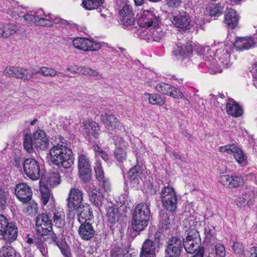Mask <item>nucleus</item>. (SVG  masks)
Masks as SVG:
<instances>
[{
	"mask_svg": "<svg viewBox=\"0 0 257 257\" xmlns=\"http://www.w3.org/2000/svg\"><path fill=\"white\" fill-rule=\"evenodd\" d=\"M52 141V147L49 151L51 162L59 167L71 168L74 164L73 152L64 139L57 135L53 137Z\"/></svg>",
	"mask_w": 257,
	"mask_h": 257,
	"instance_id": "nucleus-1",
	"label": "nucleus"
},
{
	"mask_svg": "<svg viewBox=\"0 0 257 257\" xmlns=\"http://www.w3.org/2000/svg\"><path fill=\"white\" fill-rule=\"evenodd\" d=\"M162 206L169 212L175 211L177 207V196L174 188L167 186L164 187L160 192Z\"/></svg>",
	"mask_w": 257,
	"mask_h": 257,
	"instance_id": "nucleus-2",
	"label": "nucleus"
},
{
	"mask_svg": "<svg viewBox=\"0 0 257 257\" xmlns=\"http://www.w3.org/2000/svg\"><path fill=\"white\" fill-rule=\"evenodd\" d=\"M72 45L77 49L88 52L98 51L103 47V43L86 38L77 37L73 39Z\"/></svg>",
	"mask_w": 257,
	"mask_h": 257,
	"instance_id": "nucleus-3",
	"label": "nucleus"
},
{
	"mask_svg": "<svg viewBox=\"0 0 257 257\" xmlns=\"http://www.w3.org/2000/svg\"><path fill=\"white\" fill-rule=\"evenodd\" d=\"M139 32L140 38L148 42H159L165 36V32L159 25L148 30H140Z\"/></svg>",
	"mask_w": 257,
	"mask_h": 257,
	"instance_id": "nucleus-4",
	"label": "nucleus"
},
{
	"mask_svg": "<svg viewBox=\"0 0 257 257\" xmlns=\"http://www.w3.org/2000/svg\"><path fill=\"white\" fill-rule=\"evenodd\" d=\"M67 201L69 208L68 215L73 217L74 215L73 212L74 211L76 207L83 204V192L76 188L71 189Z\"/></svg>",
	"mask_w": 257,
	"mask_h": 257,
	"instance_id": "nucleus-5",
	"label": "nucleus"
},
{
	"mask_svg": "<svg viewBox=\"0 0 257 257\" xmlns=\"http://www.w3.org/2000/svg\"><path fill=\"white\" fill-rule=\"evenodd\" d=\"M199 233L196 229H192L188 233L185 239H183V246L186 252L193 253L199 250Z\"/></svg>",
	"mask_w": 257,
	"mask_h": 257,
	"instance_id": "nucleus-6",
	"label": "nucleus"
},
{
	"mask_svg": "<svg viewBox=\"0 0 257 257\" xmlns=\"http://www.w3.org/2000/svg\"><path fill=\"white\" fill-rule=\"evenodd\" d=\"M36 228L37 233L42 236L48 235L49 233L52 232V221L47 213L42 214L37 217Z\"/></svg>",
	"mask_w": 257,
	"mask_h": 257,
	"instance_id": "nucleus-7",
	"label": "nucleus"
},
{
	"mask_svg": "<svg viewBox=\"0 0 257 257\" xmlns=\"http://www.w3.org/2000/svg\"><path fill=\"white\" fill-rule=\"evenodd\" d=\"M78 167L81 178L84 182H89L91 178V169L90 162L87 156L84 154L79 155Z\"/></svg>",
	"mask_w": 257,
	"mask_h": 257,
	"instance_id": "nucleus-8",
	"label": "nucleus"
},
{
	"mask_svg": "<svg viewBox=\"0 0 257 257\" xmlns=\"http://www.w3.org/2000/svg\"><path fill=\"white\" fill-rule=\"evenodd\" d=\"M219 152L228 154H233L237 162L242 166L247 164V157L242 151L235 144H230L219 148Z\"/></svg>",
	"mask_w": 257,
	"mask_h": 257,
	"instance_id": "nucleus-9",
	"label": "nucleus"
},
{
	"mask_svg": "<svg viewBox=\"0 0 257 257\" xmlns=\"http://www.w3.org/2000/svg\"><path fill=\"white\" fill-rule=\"evenodd\" d=\"M138 22L144 30H148L150 27L158 25L159 18L156 16L154 12L145 10L142 13L138 20Z\"/></svg>",
	"mask_w": 257,
	"mask_h": 257,
	"instance_id": "nucleus-10",
	"label": "nucleus"
},
{
	"mask_svg": "<svg viewBox=\"0 0 257 257\" xmlns=\"http://www.w3.org/2000/svg\"><path fill=\"white\" fill-rule=\"evenodd\" d=\"M23 167L26 174L32 180H38L40 176V166L34 159L28 158L23 163Z\"/></svg>",
	"mask_w": 257,
	"mask_h": 257,
	"instance_id": "nucleus-11",
	"label": "nucleus"
},
{
	"mask_svg": "<svg viewBox=\"0 0 257 257\" xmlns=\"http://www.w3.org/2000/svg\"><path fill=\"white\" fill-rule=\"evenodd\" d=\"M170 20L174 27L180 29L186 28L190 22L189 15L184 12L180 11L172 13Z\"/></svg>",
	"mask_w": 257,
	"mask_h": 257,
	"instance_id": "nucleus-12",
	"label": "nucleus"
},
{
	"mask_svg": "<svg viewBox=\"0 0 257 257\" xmlns=\"http://www.w3.org/2000/svg\"><path fill=\"white\" fill-rule=\"evenodd\" d=\"M182 248L181 239L177 237H171L166 248V257H179Z\"/></svg>",
	"mask_w": 257,
	"mask_h": 257,
	"instance_id": "nucleus-13",
	"label": "nucleus"
},
{
	"mask_svg": "<svg viewBox=\"0 0 257 257\" xmlns=\"http://www.w3.org/2000/svg\"><path fill=\"white\" fill-rule=\"evenodd\" d=\"M34 146L37 149L46 150L49 146V140L46 133L42 130L37 129L33 134Z\"/></svg>",
	"mask_w": 257,
	"mask_h": 257,
	"instance_id": "nucleus-14",
	"label": "nucleus"
},
{
	"mask_svg": "<svg viewBox=\"0 0 257 257\" xmlns=\"http://www.w3.org/2000/svg\"><path fill=\"white\" fill-rule=\"evenodd\" d=\"M101 119L108 131L120 130L122 126L117 118L109 111L102 113L101 115Z\"/></svg>",
	"mask_w": 257,
	"mask_h": 257,
	"instance_id": "nucleus-15",
	"label": "nucleus"
},
{
	"mask_svg": "<svg viewBox=\"0 0 257 257\" xmlns=\"http://www.w3.org/2000/svg\"><path fill=\"white\" fill-rule=\"evenodd\" d=\"M15 193L20 201L23 203H26L31 200L33 192L29 185L22 183L17 185Z\"/></svg>",
	"mask_w": 257,
	"mask_h": 257,
	"instance_id": "nucleus-16",
	"label": "nucleus"
},
{
	"mask_svg": "<svg viewBox=\"0 0 257 257\" xmlns=\"http://www.w3.org/2000/svg\"><path fill=\"white\" fill-rule=\"evenodd\" d=\"M45 12L42 9H39L35 12L27 13L23 17L25 21L31 25L44 27Z\"/></svg>",
	"mask_w": 257,
	"mask_h": 257,
	"instance_id": "nucleus-17",
	"label": "nucleus"
},
{
	"mask_svg": "<svg viewBox=\"0 0 257 257\" xmlns=\"http://www.w3.org/2000/svg\"><path fill=\"white\" fill-rule=\"evenodd\" d=\"M192 52V42H185L183 43L178 42L177 44V48L174 51V53L178 59H183L191 56Z\"/></svg>",
	"mask_w": 257,
	"mask_h": 257,
	"instance_id": "nucleus-18",
	"label": "nucleus"
},
{
	"mask_svg": "<svg viewBox=\"0 0 257 257\" xmlns=\"http://www.w3.org/2000/svg\"><path fill=\"white\" fill-rule=\"evenodd\" d=\"M47 213L51 220H53L54 225L57 227L61 228L65 225V214L63 208H55L52 211V212L48 210Z\"/></svg>",
	"mask_w": 257,
	"mask_h": 257,
	"instance_id": "nucleus-19",
	"label": "nucleus"
},
{
	"mask_svg": "<svg viewBox=\"0 0 257 257\" xmlns=\"http://www.w3.org/2000/svg\"><path fill=\"white\" fill-rule=\"evenodd\" d=\"M219 181L224 186L229 188H237L243 184V179L241 177L230 176L228 175H221Z\"/></svg>",
	"mask_w": 257,
	"mask_h": 257,
	"instance_id": "nucleus-20",
	"label": "nucleus"
},
{
	"mask_svg": "<svg viewBox=\"0 0 257 257\" xmlns=\"http://www.w3.org/2000/svg\"><path fill=\"white\" fill-rule=\"evenodd\" d=\"M90 202L96 207H99L102 203L103 196L99 190L92 184H89L86 188Z\"/></svg>",
	"mask_w": 257,
	"mask_h": 257,
	"instance_id": "nucleus-21",
	"label": "nucleus"
},
{
	"mask_svg": "<svg viewBox=\"0 0 257 257\" xmlns=\"http://www.w3.org/2000/svg\"><path fill=\"white\" fill-rule=\"evenodd\" d=\"M74 211L77 213L79 222L90 220L93 216L90 206L86 203L82 204V205L76 207Z\"/></svg>",
	"mask_w": 257,
	"mask_h": 257,
	"instance_id": "nucleus-22",
	"label": "nucleus"
},
{
	"mask_svg": "<svg viewBox=\"0 0 257 257\" xmlns=\"http://www.w3.org/2000/svg\"><path fill=\"white\" fill-rule=\"evenodd\" d=\"M80 223L81 225L78 229L79 235L84 240H90L93 237L95 233L92 225L86 221Z\"/></svg>",
	"mask_w": 257,
	"mask_h": 257,
	"instance_id": "nucleus-23",
	"label": "nucleus"
},
{
	"mask_svg": "<svg viewBox=\"0 0 257 257\" xmlns=\"http://www.w3.org/2000/svg\"><path fill=\"white\" fill-rule=\"evenodd\" d=\"M226 110L228 114L234 117H239L243 113L242 107L233 99L227 100Z\"/></svg>",
	"mask_w": 257,
	"mask_h": 257,
	"instance_id": "nucleus-24",
	"label": "nucleus"
},
{
	"mask_svg": "<svg viewBox=\"0 0 257 257\" xmlns=\"http://www.w3.org/2000/svg\"><path fill=\"white\" fill-rule=\"evenodd\" d=\"M67 21L59 17L53 15L49 13H44V27H52L54 25L65 26Z\"/></svg>",
	"mask_w": 257,
	"mask_h": 257,
	"instance_id": "nucleus-25",
	"label": "nucleus"
},
{
	"mask_svg": "<svg viewBox=\"0 0 257 257\" xmlns=\"http://www.w3.org/2000/svg\"><path fill=\"white\" fill-rule=\"evenodd\" d=\"M237 51H243L251 48L254 45L252 37H240L237 38L233 44Z\"/></svg>",
	"mask_w": 257,
	"mask_h": 257,
	"instance_id": "nucleus-26",
	"label": "nucleus"
},
{
	"mask_svg": "<svg viewBox=\"0 0 257 257\" xmlns=\"http://www.w3.org/2000/svg\"><path fill=\"white\" fill-rule=\"evenodd\" d=\"M4 232L1 235L6 241L12 242L16 239L18 236V228L14 224L9 223Z\"/></svg>",
	"mask_w": 257,
	"mask_h": 257,
	"instance_id": "nucleus-27",
	"label": "nucleus"
},
{
	"mask_svg": "<svg viewBox=\"0 0 257 257\" xmlns=\"http://www.w3.org/2000/svg\"><path fill=\"white\" fill-rule=\"evenodd\" d=\"M133 215L149 220L150 209L149 206L145 203L139 204L135 208Z\"/></svg>",
	"mask_w": 257,
	"mask_h": 257,
	"instance_id": "nucleus-28",
	"label": "nucleus"
},
{
	"mask_svg": "<svg viewBox=\"0 0 257 257\" xmlns=\"http://www.w3.org/2000/svg\"><path fill=\"white\" fill-rule=\"evenodd\" d=\"M84 130L85 133L89 137L97 138L99 134V127L95 121H89L84 123Z\"/></svg>",
	"mask_w": 257,
	"mask_h": 257,
	"instance_id": "nucleus-29",
	"label": "nucleus"
},
{
	"mask_svg": "<svg viewBox=\"0 0 257 257\" xmlns=\"http://www.w3.org/2000/svg\"><path fill=\"white\" fill-rule=\"evenodd\" d=\"M232 51L229 46H226L222 50L218 51V59L220 62L225 67H228L230 65V53Z\"/></svg>",
	"mask_w": 257,
	"mask_h": 257,
	"instance_id": "nucleus-30",
	"label": "nucleus"
},
{
	"mask_svg": "<svg viewBox=\"0 0 257 257\" xmlns=\"http://www.w3.org/2000/svg\"><path fill=\"white\" fill-rule=\"evenodd\" d=\"M224 22L230 28L233 29L238 24V17L236 12L233 9H229L224 16Z\"/></svg>",
	"mask_w": 257,
	"mask_h": 257,
	"instance_id": "nucleus-31",
	"label": "nucleus"
},
{
	"mask_svg": "<svg viewBox=\"0 0 257 257\" xmlns=\"http://www.w3.org/2000/svg\"><path fill=\"white\" fill-rule=\"evenodd\" d=\"M155 246L153 241L150 239H147L143 243L140 254L155 257Z\"/></svg>",
	"mask_w": 257,
	"mask_h": 257,
	"instance_id": "nucleus-32",
	"label": "nucleus"
},
{
	"mask_svg": "<svg viewBox=\"0 0 257 257\" xmlns=\"http://www.w3.org/2000/svg\"><path fill=\"white\" fill-rule=\"evenodd\" d=\"M148 222L149 220L133 215L132 222L133 228L136 231H142L147 226Z\"/></svg>",
	"mask_w": 257,
	"mask_h": 257,
	"instance_id": "nucleus-33",
	"label": "nucleus"
},
{
	"mask_svg": "<svg viewBox=\"0 0 257 257\" xmlns=\"http://www.w3.org/2000/svg\"><path fill=\"white\" fill-rule=\"evenodd\" d=\"M23 212L28 216H33L38 212V204L34 200L25 203L23 206Z\"/></svg>",
	"mask_w": 257,
	"mask_h": 257,
	"instance_id": "nucleus-34",
	"label": "nucleus"
},
{
	"mask_svg": "<svg viewBox=\"0 0 257 257\" xmlns=\"http://www.w3.org/2000/svg\"><path fill=\"white\" fill-rule=\"evenodd\" d=\"M215 231L214 226L205 224L204 228V241L211 243L215 239Z\"/></svg>",
	"mask_w": 257,
	"mask_h": 257,
	"instance_id": "nucleus-35",
	"label": "nucleus"
},
{
	"mask_svg": "<svg viewBox=\"0 0 257 257\" xmlns=\"http://www.w3.org/2000/svg\"><path fill=\"white\" fill-rule=\"evenodd\" d=\"M144 98L145 100L148 99L149 102L152 105H163L165 103V99L158 94H151L146 93Z\"/></svg>",
	"mask_w": 257,
	"mask_h": 257,
	"instance_id": "nucleus-36",
	"label": "nucleus"
},
{
	"mask_svg": "<svg viewBox=\"0 0 257 257\" xmlns=\"http://www.w3.org/2000/svg\"><path fill=\"white\" fill-rule=\"evenodd\" d=\"M104 0H83V7L87 10H92L97 9L104 3Z\"/></svg>",
	"mask_w": 257,
	"mask_h": 257,
	"instance_id": "nucleus-37",
	"label": "nucleus"
},
{
	"mask_svg": "<svg viewBox=\"0 0 257 257\" xmlns=\"http://www.w3.org/2000/svg\"><path fill=\"white\" fill-rule=\"evenodd\" d=\"M106 216L108 221L111 223H115L118 221L120 214L117 208H109L107 209Z\"/></svg>",
	"mask_w": 257,
	"mask_h": 257,
	"instance_id": "nucleus-38",
	"label": "nucleus"
},
{
	"mask_svg": "<svg viewBox=\"0 0 257 257\" xmlns=\"http://www.w3.org/2000/svg\"><path fill=\"white\" fill-rule=\"evenodd\" d=\"M0 257H20V255L13 247L4 246L0 249Z\"/></svg>",
	"mask_w": 257,
	"mask_h": 257,
	"instance_id": "nucleus-39",
	"label": "nucleus"
},
{
	"mask_svg": "<svg viewBox=\"0 0 257 257\" xmlns=\"http://www.w3.org/2000/svg\"><path fill=\"white\" fill-rule=\"evenodd\" d=\"M39 74L45 77H54L56 75L61 74L54 68L49 67L43 66L39 69Z\"/></svg>",
	"mask_w": 257,
	"mask_h": 257,
	"instance_id": "nucleus-40",
	"label": "nucleus"
},
{
	"mask_svg": "<svg viewBox=\"0 0 257 257\" xmlns=\"http://www.w3.org/2000/svg\"><path fill=\"white\" fill-rule=\"evenodd\" d=\"M224 4L218 3L211 7L209 10V15L214 19L219 17L223 12Z\"/></svg>",
	"mask_w": 257,
	"mask_h": 257,
	"instance_id": "nucleus-41",
	"label": "nucleus"
},
{
	"mask_svg": "<svg viewBox=\"0 0 257 257\" xmlns=\"http://www.w3.org/2000/svg\"><path fill=\"white\" fill-rule=\"evenodd\" d=\"M120 25L124 29H131L135 24L134 16H126L125 17L119 18Z\"/></svg>",
	"mask_w": 257,
	"mask_h": 257,
	"instance_id": "nucleus-42",
	"label": "nucleus"
},
{
	"mask_svg": "<svg viewBox=\"0 0 257 257\" xmlns=\"http://www.w3.org/2000/svg\"><path fill=\"white\" fill-rule=\"evenodd\" d=\"M141 172L140 171V167L136 166L131 169L128 172V177L130 181L134 183H138L141 178Z\"/></svg>",
	"mask_w": 257,
	"mask_h": 257,
	"instance_id": "nucleus-43",
	"label": "nucleus"
},
{
	"mask_svg": "<svg viewBox=\"0 0 257 257\" xmlns=\"http://www.w3.org/2000/svg\"><path fill=\"white\" fill-rule=\"evenodd\" d=\"M24 147L26 151L29 153L33 152V138L31 134H25L24 138Z\"/></svg>",
	"mask_w": 257,
	"mask_h": 257,
	"instance_id": "nucleus-44",
	"label": "nucleus"
},
{
	"mask_svg": "<svg viewBox=\"0 0 257 257\" xmlns=\"http://www.w3.org/2000/svg\"><path fill=\"white\" fill-rule=\"evenodd\" d=\"M48 183L53 187L60 184L61 182L60 174L58 171L51 172L48 178Z\"/></svg>",
	"mask_w": 257,
	"mask_h": 257,
	"instance_id": "nucleus-45",
	"label": "nucleus"
},
{
	"mask_svg": "<svg viewBox=\"0 0 257 257\" xmlns=\"http://www.w3.org/2000/svg\"><path fill=\"white\" fill-rule=\"evenodd\" d=\"M5 35L4 38H7L15 34L17 31V26L13 23L4 24Z\"/></svg>",
	"mask_w": 257,
	"mask_h": 257,
	"instance_id": "nucleus-46",
	"label": "nucleus"
},
{
	"mask_svg": "<svg viewBox=\"0 0 257 257\" xmlns=\"http://www.w3.org/2000/svg\"><path fill=\"white\" fill-rule=\"evenodd\" d=\"M155 89L162 94L168 95L171 90V85L166 83L160 82L155 86Z\"/></svg>",
	"mask_w": 257,
	"mask_h": 257,
	"instance_id": "nucleus-47",
	"label": "nucleus"
},
{
	"mask_svg": "<svg viewBox=\"0 0 257 257\" xmlns=\"http://www.w3.org/2000/svg\"><path fill=\"white\" fill-rule=\"evenodd\" d=\"M94 169L95 172L96 178L101 182H104V175L102 167L99 162H96L95 163Z\"/></svg>",
	"mask_w": 257,
	"mask_h": 257,
	"instance_id": "nucleus-48",
	"label": "nucleus"
},
{
	"mask_svg": "<svg viewBox=\"0 0 257 257\" xmlns=\"http://www.w3.org/2000/svg\"><path fill=\"white\" fill-rule=\"evenodd\" d=\"M114 156L116 159L119 162H123L126 159V153L121 147H118L116 148Z\"/></svg>",
	"mask_w": 257,
	"mask_h": 257,
	"instance_id": "nucleus-49",
	"label": "nucleus"
},
{
	"mask_svg": "<svg viewBox=\"0 0 257 257\" xmlns=\"http://www.w3.org/2000/svg\"><path fill=\"white\" fill-rule=\"evenodd\" d=\"M14 76L13 77H15L18 79H24L26 80V73L27 69L23 68L22 67H19L14 66Z\"/></svg>",
	"mask_w": 257,
	"mask_h": 257,
	"instance_id": "nucleus-50",
	"label": "nucleus"
},
{
	"mask_svg": "<svg viewBox=\"0 0 257 257\" xmlns=\"http://www.w3.org/2000/svg\"><path fill=\"white\" fill-rule=\"evenodd\" d=\"M40 191L42 203L43 205H45L48 203L50 198V191L45 186H40Z\"/></svg>",
	"mask_w": 257,
	"mask_h": 257,
	"instance_id": "nucleus-51",
	"label": "nucleus"
},
{
	"mask_svg": "<svg viewBox=\"0 0 257 257\" xmlns=\"http://www.w3.org/2000/svg\"><path fill=\"white\" fill-rule=\"evenodd\" d=\"M34 243L39 249L42 254L45 256L47 254V248L46 243L41 239H35Z\"/></svg>",
	"mask_w": 257,
	"mask_h": 257,
	"instance_id": "nucleus-52",
	"label": "nucleus"
},
{
	"mask_svg": "<svg viewBox=\"0 0 257 257\" xmlns=\"http://www.w3.org/2000/svg\"><path fill=\"white\" fill-rule=\"evenodd\" d=\"M134 16L132 11V7L127 4H125L119 11V18L125 17L126 16Z\"/></svg>",
	"mask_w": 257,
	"mask_h": 257,
	"instance_id": "nucleus-53",
	"label": "nucleus"
},
{
	"mask_svg": "<svg viewBox=\"0 0 257 257\" xmlns=\"http://www.w3.org/2000/svg\"><path fill=\"white\" fill-rule=\"evenodd\" d=\"M215 254L218 257H224L226 254L224 245L221 243H217L215 245Z\"/></svg>",
	"mask_w": 257,
	"mask_h": 257,
	"instance_id": "nucleus-54",
	"label": "nucleus"
},
{
	"mask_svg": "<svg viewBox=\"0 0 257 257\" xmlns=\"http://www.w3.org/2000/svg\"><path fill=\"white\" fill-rule=\"evenodd\" d=\"M7 193L2 188H0V211L3 210L6 204V195Z\"/></svg>",
	"mask_w": 257,
	"mask_h": 257,
	"instance_id": "nucleus-55",
	"label": "nucleus"
},
{
	"mask_svg": "<svg viewBox=\"0 0 257 257\" xmlns=\"http://www.w3.org/2000/svg\"><path fill=\"white\" fill-rule=\"evenodd\" d=\"M80 74L89 75L90 76L95 77L98 75V73L96 70L90 68L82 67Z\"/></svg>",
	"mask_w": 257,
	"mask_h": 257,
	"instance_id": "nucleus-56",
	"label": "nucleus"
},
{
	"mask_svg": "<svg viewBox=\"0 0 257 257\" xmlns=\"http://www.w3.org/2000/svg\"><path fill=\"white\" fill-rule=\"evenodd\" d=\"M9 223L7 218L4 215L0 214V235L5 232V229Z\"/></svg>",
	"mask_w": 257,
	"mask_h": 257,
	"instance_id": "nucleus-57",
	"label": "nucleus"
},
{
	"mask_svg": "<svg viewBox=\"0 0 257 257\" xmlns=\"http://www.w3.org/2000/svg\"><path fill=\"white\" fill-rule=\"evenodd\" d=\"M124 252L123 248L115 247L111 252V257H124Z\"/></svg>",
	"mask_w": 257,
	"mask_h": 257,
	"instance_id": "nucleus-58",
	"label": "nucleus"
},
{
	"mask_svg": "<svg viewBox=\"0 0 257 257\" xmlns=\"http://www.w3.org/2000/svg\"><path fill=\"white\" fill-rule=\"evenodd\" d=\"M168 95L175 98H182L183 94L178 89L171 86V90L170 91Z\"/></svg>",
	"mask_w": 257,
	"mask_h": 257,
	"instance_id": "nucleus-59",
	"label": "nucleus"
},
{
	"mask_svg": "<svg viewBox=\"0 0 257 257\" xmlns=\"http://www.w3.org/2000/svg\"><path fill=\"white\" fill-rule=\"evenodd\" d=\"M233 251L237 254H241L243 252V247L242 243L238 242H234L232 246Z\"/></svg>",
	"mask_w": 257,
	"mask_h": 257,
	"instance_id": "nucleus-60",
	"label": "nucleus"
},
{
	"mask_svg": "<svg viewBox=\"0 0 257 257\" xmlns=\"http://www.w3.org/2000/svg\"><path fill=\"white\" fill-rule=\"evenodd\" d=\"M81 67L75 64L69 65L67 66V70L73 74H81Z\"/></svg>",
	"mask_w": 257,
	"mask_h": 257,
	"instance_id": "nucleus-61",
	"label": "nucleus"
},
{
	"mask_svg": "<svg viewBox=\"0 0 257 257\" xmlns=\"http://www.w3.org/2000/svg\"><path fill=\"white\" fill-rule=\"evenodd\" d=\"M182 0H166V5L171 8H177L180 6Z\"/></svg>",
	"mask_w": 257,
	"mask_h": 257,
	"instance_id": "nucleus-62",
	"label": "nucleus"
},
{
	"mask_svg": "<svg viewBox=\"0 0 257 257\" xmlns=\"http://www.w3.org/2000/svg\"><path fill=\"white\" fill-rule=\"evenodd\" d=\"M57 245L61 250L62 253L64 255L65 257H70V251L66 244L61 246L58 242H57Z\"/></svg>",
	"mask_w": 257,
	"mask_h": 257,
	"instance_id": "nucleus-63",
	"label": "nucleus"
},
{
	"mask_svg": "<svg viewBox=\"0 0 257 257\" xmlns=\"http://www.w3.org/2000/svg\"><path fill=\"white\" fill-rule=\"evenodd\" d=\"M253 83L254 86L257 88V62L254 64L252 68Z\"/></svg>",
	"mask_w": 257,
	"mask_h": 257,
	"instance_id": "nucleus-64",
	"label": "nucleus"
}]
</instances>
